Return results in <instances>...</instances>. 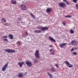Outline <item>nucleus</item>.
<instances>
[{
	"label": "nucleus",
	"mask_w": 78,
	"mask_h": 78,
	"mask_svg": "<svg viewBox=\"0 0 78 78\" xmlns=\"http://www.w3.org/2000/svg\"><path fill=\"white\" fill-rule=\"evenodd\" d=\"M20 23H21L22 24V23H23V22H22L21 21Z\"/></svg>",
	"instance_id": "37998d69"
},
{
	"label": "nucleus",
	"mask_w": 78,
	"mask_h": 78,
	"mask_svg": "<svg viewBox=\"0 0 78 78\" xmlns=\"http://www.w3.org/2000/svg\"><path fill=\"white\" fill-rule=\"evenodd\" d=\"M3 37H4L5 38H8V37L7 36H4Z\"/></svg>",
	"instance_id": "c756f323"
},
{
	"label": "nucleus",
	"mask_w": 78,
	"mask_h": 78,
	"mask_svg": "<svg viewBox=\"0 0 78 78\" xmlns=\"http://www.w3.org/2000/svg\"><path fill=\"white\" fill-rule=\"evenodd\" d=\"M34 32L37 34H40L42 33V31L41 30H37L34 31Z\"/></svg>",
	"instance_id": "ddd939ff"
},
{
	"label": "nucleus",
	"mask_w": 78,
	"mask_h": 78,
	"mask_svg": "<svg viewBox=\"0 0 78 78\" xmlns=\"http://www.w3.org/2000/svg\"><path fill=\"white\" fill-rule=\"evenodd\" d=\"M7 24V23H6V24Z\"/></svg>",
	"instance_id": "de8ad7c7"
},
{
	"label": "nucleus",
	"mask_w": 78,
	"mask_h": 78,
	"mask_svg": "<svg viewBox=\"0 0 78 78\" xmlns=\"http://www.w3.org/2000/svg\"><path fill=\"white\" fill-rule=\"evenodd\" d=\"M47 74L49 76L50 78H53L51 77H52V75L50 73H47Z\"/></svg>",
	"instance_id": "6ab92c4d"
},
{
	"label": "nucleus",
	"mask_w": 78,
	"mask_h": 78,
	"mask_svg": "<svg viewBox=\"0 0 78 78\" xmlns=\"http://www.w3.org/2000/svg\"><path fill=\"white\" fill-rule=\"evenodd\" d=\"M64 62L66 63V65L68 66V67L69 68H72L73 67V65H71L69 66L70 65V63L68 61H65Z\"/></svg>",
	"instance_id": "20e7f679"
},
{
	"label": "nucleus",
	"mask_w": 78,
	"mask_h": 78,
	"mask_svg": "<svg viewBox=\"0 0 78 78\" xmlns=\"http://www.w3.org/2000/svg\"><path fill=\"white\" fill-rule=\"evenodd\" d=\"M21 18H18V19H17V20H21Z\"/></svg>",
	"instance_id": "58836bf2"
},
{
	"label": "nucleus",
	"mask_w": 78,
	"mask_h": 78,
	"mask_svg": "<svg viewBox=\"0 0 78 78\" xmlns=\"http://www.w3.org/2000/svg\"><path fill=\"white\" fill-rule=\"evenodd\" d=\"M23 64H25V62H19L18 63V65L20 66V67H22Z\"/></svg>",
	"instance_id": "9d476101"
},
{
	"label": "nucleus",
	"mask_w": 78,
	"mask_h": 78,
	"mask_svg": "<svg viewBox=\"0 0 78 78\" xmlns=\"http://www.w3.org/2000/svg\"><path fill=\"white\" fill-rule=\"evenodd\" d=\"M51 11V9L50 8H48L46 9V11L47 12H50Z\"/></svg>",
	"instance_id": "2eb2a0df"
},
{
	"label": "nucleus",
	"mask_w": 78,
	"mask_h": 78,
	"mask_svg": "<svg viewBox=\"0 0 78 78\" xmlns=\"http://www.w3.org/2000/svg\"><path fill=\"white\" fill-rule=\"evenodd\" d=\"M51 53L53 55H54L55 54V53L54 52H51Z\"/></svg>",
	"instance_id": "ea45409f"
},
{
	"label": "nucleus",
	"mask_w": 78,
	"mask_h": 78,
	"mask_svg": "<svg viewBox=\"0 0 78 78\" xmlns=\"http://www.w3.org/2000/svg\"><path fill=\"white\" fill-rule=\"evenodd\" d=\"M67 1H67V0H63V2H66V3L67 2Z\"/></svg>",
	"instance_id": "473e14b6"
},
{
	"label": "nucleus",
	"mask_w": 78,
	"mask_h": 78,
	"mask_svg": "<svg viewBox=\"0 0 78 78\" xmlns=\"http://www.w3.org/2000/svg\"><path fill=\"white\" fill-rule=\"evenodd\" d=\"M42 44H44V43H42Z\"/></svg>",
	"instance_id": "c03bdc74"
},
{
	"label": "nucleus",
	"mask_w": 78,
	"mask_h": 78,
	"mask_svg": "<svg viewBox=\"0 0 78 78\" xmlns=\"http://www.w3.org/2000/svg\"><path fill=\"white\" fill-rule=\"evenodd\" d=\"M4 51L8 53H13L15 52L16 50L13 49H5Z\"/></svg>",
	"instance_id": "7ed1b4c3"
},
{
	"label": "nucleus",
	"mask_w": 78,
	"mask_h": 78,
	"mask_svg": "<svg viewBox=\"0 0 78 78\" xmlns=\"http://www.w3.org/2000/svg\"><path fill=\"white\" fill-rule=\"evenodd\" d=\"M66 3L67 5H70V3H69L68 1H67Z\"/></svg>",
	"instance_id": "bb28decb"
},
{
	"label": "nucleus",
	"mask_w": 78,
	"mask_h": 78,
	"mask_svg": "<svg viewBox=\"0 0 78 78\" xmlns=\"http://www.w3.org/2000/svg\"><path fill=\"white\" fill-rule=\"evenodd\" d=\"M25 34L26 35H28V33H27V31H26Z\"/></svg>",
	"instance_id": "f704fd0d"
},
{
	"label": "nucleus",
	"mask_w": 78,
	"mask_h": 78,
	"mask_svg": "<svg viewBox=\"0 0 78 78\" xmlns=\"http://www.w3.org/2000/svg\"><path fill=\"white\" fill-rule=\"evenodd\" d=\"M74 50L73 48H72L71 49V52H72L73 51H74Z\"/></svg>",
	"instance_id": "7c9ffc66"
},
{
	"label": "nucleus",
	"mask_w": 78,
	"mask_h": 78,
	"mask_svg": "<svg viewBox=\"0 0 78 78\" xmlns=\"http://www.w3.org/2000/svg\"><path fill=\"white\" fill-rule=\"evenodd\" d=\"M11 2L12 4L13 5H15L17 3L16 1L15 0L14 1V0H12Z\"/></svg>",
	"instance_id": "4468645a"
},
{
	"label": "nucleus",
	"mask_w": 78,
	"mask_h": 78,
	"mask_svg": "<svg viewBox=\"0 0 78 78\" xmlns=\"http://www.w3.org/2000/svg\"><path fill=\"white\" fill-rule=\"evenodd\" d=\"M76 9H78V4H76Z\"/></svg>",
	"instance_id": "cd10ccee"
},
{
	"label": "nucleus",
	"mask_w": 78,
	"mask_h": 78,
	"mask_svg": "<svg viewBox=\"0 0 78 78\" xmlns=\"http://www.w3.org/2000/svg\"><path fill=\"white\" fill-rule=\"evenodd\" d=\"M62 23L65 26V25H66V23H64L63 22H62Z\"/></svg>",
	"instance_id": "72a5a7b5"
},
{
	"label": "nucleus",
	"mask_w": 78,
	"mask_h": 78,
	"mask_svg": "<svg viewBox=\"0 0 78 78\" xmlns=\"http://www.w3.org/2000/svg\"><path fill=\"white\" fill-rule=\"evenodd\" d=\"M71 17H72L71 16H70V15H67L65 16V17L66 18H70Z\"/></svg>",
	"instance_id": "5701e85b"
},
{
	"label": "nucleus",
	"mask_w": 78,
	"mask_h": 78,
	"mask_svg": "<svg viewBox=\"0 0 78 78\" xmlns=\"http://www.w3.org/2000/svg\"><path fill=\"white\" fill-rule=\"evenodd\" d=\"M2 21L4 22H6V20H5V19L4 18H2Z\"/></svg>",
	"instance_id": "393cba45"
},
{
	"label": "nucleus",
	"mask_w": 78,
	"mask_h": 78,
	"mask_svg": "<svg viewBox=\"0 0 78 78\" xmlns=\"http://www.w3.org/2000/svg\"><path fill=\"white\" fill-rule=\"evenodd\" d=\"M67 44V43H62L59 45V46L61 48H63V46H65Z\"/></svg>",
	"instance_id": "f8f14e48"
},
{
	"label": "nucleus",
	"mask_w": 78,
	"mask_h": 78,
	"mask_svg": "<svg viewBox=\"0 0 78 78\" xmlns=\"http://www.w3.org/2000/svg\"><path fill=\"white\" fill-rule=\"evenodd\" d=\"M48 28L47 27H41V30L42 31H46L48 30Z\"/></svg>",
	"instance_id": "6e6552de"
},
{
	"label": "nucleus",
	"mask_w": 78,
	"mask_h": 78,
	"mask_svg": "<svg viewBox=\"0 0 78 78\" xmlns=\"http://www.w3.org/2000/svg\"><path fill=\"white\" fill-rule=\"evenodd\" d=\"M49 46L50 47V48H52V46H51V45H49Z\"/></svg>",
	"instance_id": "79ce46f5"
},
{
	"label": "nucleus",
	"mask_w": 78,
	"mask_h": 78,
	"mask_svg": "<svg viewBox=\"0 0 78 78\" xmlns=\"http://www.w3.org/2000/svg\"><path fill=\"white\" fill-rule=\"evenodd\" d=\"M26 64L27 65V66L28 67H31L32 66V64L31 62H29L27 61L26 62Z\"/></svg>",
	"instance_id": "1a4fd4ad"
},
{
	"label": "nucleus",
	"mask_w": 78,
	"mask_h": 78,
	"mask_svg": "<svg viewBox=\"0 0 78 78\" xmlns=\"http://www.w3.org/2000/svg\"><path fill=\"white\" fill-rule=\"evenodd\" d=\"M9 37L10 38V39H13V35L12 34H9Z\"/></svg>",
	"instance_id": "dca6fc26"
},
{
	"label": "nucleus",
	"mask_w": 78,
	"mask_h": 78,
	"mask_svg": "<svg viewBox=\"0 0 78 78\" xmlns=\"http://www.w3.org/2000/svg\"><path fill=\"white\" fill-rule=\"evenodd\" d=\"M77 0H73V2H74V3H76L77 2Z\"/></svg>",
	"instance_id": "b1692460"
},
{
	"label": "nucleus",
	"mask_w": 78,
	"mask_h": 78,
	"mask_svg": "<svg viewBox=\"0 0 78 78\" xmlns=\"http://www.w3.org/2000/svg\"><path fill=\"white\" fill-rule=\"evenodd\" d=\"M51 67H52V66L51 65L50 66Z\"/></svg>",
	"instance_id": "a18cd8bd"
},
{
	"label": "nucleus",
	"mask_w": 78,
	"mask_h": 78,
	"mask_svg": "<svg viewBox=\"0 0 78 78\" xmlns=\"http://www.w3.org/2000/svg\"><path fill=\"white\" fill-rule=\"evenodd\" d=\"M55 66L57 68H59L58 65L57 64H55Z\"/></svg>",
	"instance_id": "c85d7f7f"
},
{
	"label": "nucleus",
	"mask_w": 78,
	"mask_h": 78,
	"mask_svg": "<svg viewBox=\"0 0 78 78\" xmlns=\"http://www.w3.org/2000/svg\"><path fill=\"white\" fill-rule=\"evenodd\" d=\"M4 41H5V42H8V40L7 39H4Z\"/></svg>",
	"instance_id": "a878e982"
},
{
	"label": "nucleus",
	"mask_w": 78,
	"mask_h": 78,
	"mask_svg": "<svg viewBox=\"0 0 78 78\" xmlns=\"http://www.w3.org/2000/svg\"><path fill=\"white\" fill-rule=\"evenodd\" d=\"M58 5H59L60 7L62 8H65L66 6V5L65 3L63 2H62L58 3Z\"/></svg>",
	"instance_id": "f257e3e1"
},
{
	"label": "nucleus",
	"mask_w": 78,
	"mask_h": 78,
	"mask_svg": "<svg viewBox=\"0 0 78 78\" xmlns=\"http://www.w3.org/2000/svg\"><path fill=\"white\" fill-rule=\"evenodd\" d=\"M30 15L33 17V19H35V16L34 15L32 14L31 13H30Z\"/></svg>",
	"instance_id": "412c9836"
},
{
	"label": "nucleus",
	"mask_w": 78,
	"mask_h": 78,
	"mask_svg": "<svg viewBox=\"0 0 78 78\" xmlns=\"http://www.w3.org/2000/svg\"><path fill=\"white\" fill-rule=\"evenodd\" d=\"M17 26H19V25H17Z\"/></svg>",
	"instance_id": "49530a36"
},
{
	"label": "nucleus",
	"mask_w": 78,
	"mask_h": 78,
	"mask_svg": "<svg viewBox=\"0 0 78 78\" xmlns=\"http://www.w3.org/2000/svg\"><path fill=\"white\" fill-rule=\"evenodd\" d=\"M52 51H53V49H51L50 51V52H51Z\"/></svg>",
	"instance_id": "a19ab883"
},
{
	"label": "nucleus",
	"mask_w": 78,
	"mask_h": 78,
	"mask_svg": "<svg viewBox=\"0 0 78 78\" xmlns=\"http://www.w3.org/2000/svg\"><path fill=\"white\" fill-rule=\"evenodd\" d=\"M51 71L52 72H55L56 71V69H54V67H53L51 68Z\"/></svg>",
	"instance_id": "f3484780"
},
{
	"label": "nucleus",
	"mask_w": 78,
	"mask_h": 78,
	"mask_svg": "<svg viewBox=\"0 0 78 78\" xmlns=\"http://www.w3.org/2000/svg\"><path fill=\"white\" fill-rule=\"evenodd\" d=\"M20 7L21 8L22 10L23 11H26V10H27V8L26 5H20Z\"/></svg>",
	"instance_id": "39448f33"
},
{
	"label": "nucleus",
	"mask_w": 78,
	"mask_h": 78,
	"mask_svg": "<svg viewBox=\"0 0 78 78\" xmlns=\"http://www.w3.org/2000/svg\"><path fill=\"white\" fill-rule=\"evenodd\" d=\"M78 54L76 52H74L73 53V55H77Z\"/></svg>",
	"instance_id": "4be33fe9"
},
{
	"label": "nucleus",
	"mask_w": 78,
	"mask_h": 78,
	"mask_svg": "<svg viewBox=\"0 0 78 78\" xmlns=\"http://www.w3.org/2000/svg\"><path fill=\"white\" fill-rule=\"evenodd\" d=\"M78 48H74V50H76L78 49Z\"/></svg>",
	"instance_id": "4c0bfd02"
},
{
	"label": "nucleus",
	"mask_w": 78,
	"mask_h": 78,
	"mask_svg": "<svg viewBox=\"0 0 78 78\" xmlns=\"http://www.w3.org/2000/svg\"><path fill=\"white\" fill-rule=\"evenodd\" d=\"M49 39L51 41L53 42H55L56 41L55 39H53L52 37H51L50 36H49Z\"/></svg>",
	"instance_id": "9b49d317"
},
{
	"label": "nucleus",
	"mask_w": 78,
	"mask_h": 78,
	"mask_svg": "<svg viewBox=\"0 0 78 78\" xmlns=\"http://www.w3.org/2000/svg\"><path fill=\"white\" fill-rule=\"evenodd\" d=\"M71 43L72 46L76 45L78 43V41L76 40H73L71 42Z\"/></svg>",
	"instance_id": "423d86ee"
},
{
	"label": "nucleus",
	"mask_w": 78,
	"mask_h": 78,
	"mask_svg": "<svg viewBox=\"0 0 78 78\" xmlns=\"http://www.w3.org/2000/svg\"><path fill=\"white\" fill-rule=\"evenodd\" d=\"M8 63H7L5 64L2 67V71H4L6 70L7 67H8Z\"/></svg>",
	"instance_id": "0eeeda50"
},
{
	"label": "nucleus",
	"mask_w": 78,
	"mask_h": 78,
	"mask_svg": "<svg viewBox=\"0 0 78 78\" xmlns=\"http://www.w3.org/2000/svg\"><path fill=\"white\" fill-rule=\"evenodd\" d=\"M17 43L18 44H19V45H20V42L19 41H18L17 42Z\"/></svg>",
	"instance_id": "c9c22d12"
},
{
	"label": "nucleus",
	"mask_w": 78,
	"mask_h": 78,
	"mask_svg": "<svg viewBox=\"0 0 78 78\" xmlns=\"http://www.w3.org/2000/svg\"><path fill=\"white\" fill-rule=\"evenodd\" d=\"M37 29L39 30H40V27H37Z\"/></svg>",
	"instance_id": "2f4dec72"
},
{
	"label": "nucleus",
	"mask_w": 78,
	"mask_h": 78,
	"mask_svg": "<svg viewBox=\"0 0 78 78\" xmlns=\"http://www.w3.org/2000/svg\"><path fill=\"white\" fill-rule=\"evenodd\" d=\"M18 76L19 78H22L23 76V74L20 73L18 75Z\"/></svg>",
	"instance_id": "a211bd4d"
},
{
	"label": "nucleus",
	"mask_w": 78,
	"mask_h": 78,
	"mask_svg": "<svg viewBox=\"0 0 78 78\" xmlns=\"http://www.w3.org/2000/svg\"><path fill=\"white\" fill-rule=\"evenodd\" d=\"M34 62H37V59H35V60H34Z\"/></svg>",
	"instance_id": "e433bc0d"
},
{
	"label": "nucleus",
	"mask_w": 78,
	"mask_h": 78,
	"mask_svg": "<svg viewBox=\"0 0 78 78\" xmlns=\"http://www.w3.org/2000/svg\"><path fill=\"white\" fill-rule=\"evenodd\" d=\"M34 55L37 58H40V53L39 50H37L36 51Z\"/></svg>",
	"instance_id": "f03ea898"
},
{
	"label": "nucleus",
	"mask_w": 78,
	"mask_h": 78,
	"mask_svg": "<svg viewBox=\"0 0 78 78\" xmlns=\"http://www.w3.org/2000/svg\"><path fill=\"white\" fill-rule=\"evenodd\" d=\"M74 33V32L73 31V30H70V33L71 34H73Z\"/></svg>",
	"instance_id": "aec40b11"
}]
</instances>
